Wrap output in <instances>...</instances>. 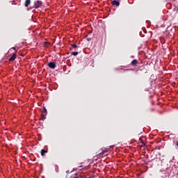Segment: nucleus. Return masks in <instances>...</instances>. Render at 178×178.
<instances>
[{
	"mask_svg": "<svg viewBox=\"0 0 178 178\" xmlns=\"http://www.w3.org/2000/svg\"><path fill=\"white\" fill-rule=\"evenodd\" d=\"M41 6H42V1L37 0L34 2V6L33 8H35V9H38V8H41Z\"/></svg>",
	"mask_w": 178,
	"mask_h": 178,
	"instance_id": "obj_1",
	"label": "nucleus"
},
{
	"mask_svg": "<svg viewBox=\"0 0 178 178\" xmlns=\"http://www.w3.org/2000/svg\"><path fill=\"white\" fill-rule=\"evenodd\" d=\"M47 65L49 67H50V69H55V67H56V64H55L54 62L49 63Z\"/></svg>",
	"mask_w": 178,
	"mask_h": 178,
	"instance_id": "obj_2",
	"label": "nucleus"
},
{
	"mask_svg": "<svg viewBox=\"0 0 178 178\" xmlns=\"http://www.w3.org/2000/svg\"><path fill=\"white\" fill-rule=\"evenodd\" d=\"M45 116H47V108L44 107L42 113V119H45Z\"/></svg>",
	"mask_w": 178,
	"mask_h": 178,
	"instance_id": "obj_3",
	"label": "nucleus"
},
{
	"mask_svg": "<svg viewBox=\"0 0 178 178\" xmlns=\"http://www.w3.org/2000/svg\"><path fill=\"white\" fill-rule=\"evenodd\" d=\"M112 5L119 6V5H120V1L119 0H114L112 1Z\"/></svg>",
	"mask_w": 178,
	"mask_h": 178,
	"instance_id": "obj_4",
	"label": "nucleus"
},
{
	"mask_svg": "<svg viewBox=\"0 0 178 178\" xmlns=\"http://www.w3.org/2000/svg\"><path fill=\"white\" fill-rule=\"evenodd\" d=\"M16 59V53H14L12 56L9 58L10 62H13Z\"/></svg>",
	"mask_w": 178,
	"mask_h": 178,
	"instance_id": "obj_5",
	"label": "nucleus"
},
{
	"mask_svg": "<svg viewBox=\"0 0 178 178\" xmlns=\"http://www.w3.org/2000/svg\"><path fill=\"white\" fill-rule=\"evenodd\" d=\"M30 3H31V0H26L24 3L25 8L29 7V5H30Z\"/></svg>",
	"mask_w": 178,
	"mask_h": 178,
	"instance_id": "obj_6",
	"label": "nucleus"
},
{
	"mask_svg": "<svg viewBox=\"0 0 178 178\" xmlns=\"http://www.w3.org/2000/svg\"><path fill=\"white\" fill-rule=\"evenodd\" d=\"M137 63H138V61H137L136 59L131 61L132 66H136Z\"/></svg>",
	"mask_w": 178,
	"mask_h": 178,
	"instance_id": "obj_7",
	"label": "nucleus"
},
{
	"mask_svg": "<svg viewBox=\"0 0 178 178\" xmlns=\"http://www.w3.org/2000/svg\"><path fill=\"white\" fill-rule=\"evenodd\" d=\"M40 154H41L42 156H44L45 155V154H47V151L45 149H42L40 152Z\"/></svg>",
	"mask_w": 178,
	"mask_h": 178,
	"instance_id": "obj_8",
	"label": "nucleus"
},
{
	"mask_svg": "<svg viewBox=\"0 0 178 178\" xmlns=\"http://www.w3.org/2000/svg\"><path fill=\"white\" fill-rule=\"evenodd\" d=\"M72 55H73L74 56H77V55H79V52H77V51H73V52L72 53Z\"/></svg>",
	"mask_w": 178,
	"mask_h": 178,
	"instance_id": "obj_9",
	"label": "nucleus"
},
{
	"mask_svg": "<svg viewBox=\"0 0 178 178\" xmlns=\"http://www.w3.org/2000/svg\"><path fill=\"white\" fill-rule=\"evenodd\" d=\"M105 152H107V151L103 150L102 152L99 153V155H104V154H105Z\"/></svg>",
	"mask_w": 178,
	"mask_h": 178,
	"instance_id": "obj_10",
	"label": "nucleus"
},
{
	"mask_svg": "<svg viewBox=\"0 0 178 178\" xmlns=\"http://www.w3.org/2000/svg\"><path fill=\"white\" fill-rule=\"evenodd\" d=\"M72 48H77V44H72Z\"/></svg>",
	"mask_w": 178,
	"mask_h": 178,
	"instance_id": "obj_11",
	"label": "nucleus"
},
{
	"mask_svg": "<svg viewBox=\"0 0 178 178\" xmlns=\"http://www.w3.org/2000/svg\"><path fill=\"white\" fill-rule=\"evenodd\" d=\"M66 173H67V175H69V173H72V172H70V170H67V171H66Z\"/></svg>",
	"mask_w": 178,
	"mask_h": 178,
	"instance_id": "obj_12",
	"label": "nucleus"
},
{
	"mask_svg": "<svg viewBox=\"0 0 178 178\" xmlns=\"http://www.w3.org/2000/svg\"><path fill=\"white\" fill-rule=\"evenodd\" d=\"M86 40H87V41H91V38H86Z\"/></svg>",
	"mask_w": 178,
	"mask_h": 178,
	"instance_id": "obj_13",
	"label": "nucleus"
},
{
	"mask_svg": "<svg viewBox=\"0 0 178 178\" xmlns=\"http://www.w3.org/2000/svg\"><path fill=\"white\" fill-rule=\"evenodd\" d=\"M142 145H143V146L145 147V143L142 142Z\"/></svg>",
	"mask_w": 178,
	"mask_h": 178,
	"instance_id": "obj_14",
	"label": "nucleus"
},
{
	"mask_svg": "<svg viewBox=\"0 0 178 178\" xmlns=\"http://www.w3.org/2000/svg\"><path fill=\"white\" fill-rule=\"evenodd\" d=\"M13 49H15V51H16V48L15 47H13Z\"/></svg>",
	"mask_w": 178,
	"mask_h": 178,
	"instance_id": "obj_15",
	"label": "nucleus"
},
{
	"mask_svg": "<svg viewBox=\"0 0 178 178\" xmlns=\"http://www.w3.org/2000/svg\"><path fill=\"white\" fill-rule=\"evenodd\" d=\"M79 168H82V166H79Z\"/></svg>",
	"mask_w": 178,
	"mask_h": 178,
	"instance_id": "obj_16",
	"label": "nucleus"
}]
</instances>
